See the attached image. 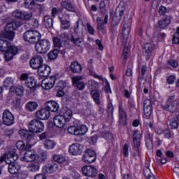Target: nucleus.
Here are the masks:
<instances>
[{
    "label": "nucleus",
    "mask_w": 179,
    "mask_h": 179,
    "mask_svg": "<svg viewBox=\"0 0 179 179\" xmlns=\"http://www.w3.org/2000/svg\"><path fill=\"white\" fill-rule=\"evenodd\" d=\"M44 64V59L40 55L34 56L29 61V66L32 69H38Z\"/></svg>",
    "instance_id": "4468645a"
},
{
    "label": "nucleus",
    "mask_w": 179,
    "mask_h": 179,
    "mask_svg": "<svg viewBox=\"0 0 179 179\" xmlns=\"http://www.w3.org/2000/svg\"><path fill=\"white\" fill-rule=\"evenodd\" d=\"M37 71L38 75L43 78H47V76H49L50 73H51V68L44 63L37 69Z\"/></svg>",
    "instance_id": "5701e85b"
},
{
    "label": "nucleus",
    "mask_w": 179,
    "mask_h": 179,
    "mask_svg": "<svg viewBox=\"0 0 179 179\" xmlns=\"http://www.w3.org/2000/svg\"><path fill=\"white\" fill-rule=\"evenodd\" d=\"M52 159L59 164H63V163H65V161L66 160L65 157H64L62 155H54L52 156Z\"/></svg>",
    "instance_id": "79ce46f5"
},
{
    "label": "nucleus",
    "mask_w": 179,
    "mask_h": 179,
    "mask_svg": "<svg viewBox=\"0 0 179 179\" xmlns=\"http://www.w3.org/2000/svg\"><path fill=\"white\" fill-rule=\"evenodd\" d=\"M62 6L64 8V9H66V10H69V12H75L76 10L75 6L67 1L63 2Z\"/></svg>",
    "instance_id": "de8ad7c7"
},
{
    "label": "nucleus",
    "mask_w": 179,
    "mask_h": 179,
    "mask_svg": "<svg viewBox=\"0 0 179 179\" xmlns=\"http://www.w3.org/2000/svg\"><path fill=\"white\" fill-rule=\"evenodd\" d=\"M27 22H29L27 24L31 25L29 27L30 29H37L38 27V20H37L36 18H31L30 20H27Z\"/></svg>",
    "instance_id": "a18cd8bd"
},
{
    "label": "nucleus",
    "mask_w": 179,
    "mask_h": 179,
    "mask_svg": "<svg viewBox=\"0 0 179 179\" xmlns=\"http://www.w3.org/2000/svg\"><path fill=\"white\" fill-rule=\"evenodd\" d=\"M60 23H61V27L64 30H67V29H69L71 27V21L63 20L62 17H60Z\"/></svg>",
    "instance_id": "49530a36"
},
{
    "label": "nucleus",
    "mask_w": 179,
    "mask_h": 179,
    "mask_svg": "<svg viewBox=\"0 0 179 179\" xmlns=\"http://www.w3.org/2000/svg\"><path fill=\"white\" fill-rule=\"evenodd\" d=\"M13 88H10V90H9V92H8V95H7V100L8 101H10V100H12V99H15V92H13Z\"/></svg>",
    "instance_id": "0e129e2a"
},
{
    "label": "nucleus",
    "mask_w": 179,
    "mask_h": 179,
    "mask_svg": "<svg viewBox=\"0 0 179 179\" xmlns=\"http://www.w3.org/2000/svg\"><path fill=\"white\" fill-rule=\"evenodd\" d=\"M40 167H41V165L37 161H32L27 166L29 171L31 173H37V171H39Z\"/></svg>",
    "instance_id": "473e14b6"
},
{
    "label": "nucleus",
    "mask_w": 179,
    "mask_h": 179,
    "mask_svg": "<svg viewBox=\"0 0 179 179\" xmlns=\"http://www.w3.org/2000/svg\"><path fill=\"white\" fill-rule=\"evenodd\" d=\"M87 126L85 124L77 125V135L82 136L87 132Z\"/></svg>",
    "instance_id": "ea45409f"
},
{
    "label": "nucleus",
    "mask_w": 179,
    "mask_h": 179,
    "mask_svg": "<svg viewBox=\"0 0 179 179\" xmlns=\"http://www.w3.org/2000/svg\"><path fill=\"white\" fill-rule=\"evenodd\" d=\"M18 51L19 49L17 48V47L10 45L7 50H6L5 52L4 57L6 61H10V59H12V58H13V57H15V55L17 54Z\"/></svg>",
    "instance_id": "a211bd4d"
},
{
    "label": "nucleus",
    "mask_w": 179,
    "mask_h": 179,
    "mask_svg": "<svg viewBox=\"0 0 179 179\" xmlns=\"http://www.w3.org/2000/svg\"><path fill=\"white\" fill-rule=\"evenodd\" d=\"M22 23L20 21L8 22L5 27V31L0 34V38H6L10 41H13L15 38V30L20 27Z\"/></svg>",
    "instance_id": "f03ea898"
},
{
    "label": "nucleus",
    "mask_w": 179,
    "mask_h": 179,
    "mask_svg": "<svg viewBox=\"0 0 179 179\" xmlns=\"http://www.w3.org/2000/svg\"><path fill=\"white\" fill-rule=\"evenodd\" d=\"M10 89H13L14 94L20 97H22V96L24 94V88L22 85H14Z\"/></svg>",
    "instance_id": "c9c22d12"
},
{
    "label": "nucleus",
    "mask_w": 179,
    "mask_h": 179,
    "mask_svg": "<svg viewBox=\"0 0 179 179\" xmlns=\"http://www.w3.org/2000/svg\"><path fill=\"white\" fill-rule=\"evenodd\" d=\"M17 154L16 149L13 147L10 148L8 153L4 154L0 157V163H3V162H5L6 164H8L10 162H13L12 159L13 157H16Z\"/></svg>",
    "instance_id": "9b49d317"
},
{
    "label": "nucleus",
    "mask_w": 179,
    "mask_h": 179,
    "mask_svg": "<svg viewBox=\"0 0 179 179\" xmlns=\"http://www.w3.org/2000/svg\"><path fill=\"white\" fill-rule=\"evenodd\" d=\"M67 131L71 135L78 136V125L69 127L68 129H67Z\"/></svg>",
    "instance_id": "5fc2aeb1"
},
{
    "label": "nucleus",
    "mask_w": 179,
    "mask_h": 179,
    "mask_svg": "<svg viewBox=\"0 0 179 179\" xmlns=\"http://www.w3.org/2000/svg\"><path fill=\"white\" fill-rule=\"evenodd\" d=\"M88 71L90 76H94L96 79H99V80H101L103 79V77L101 76H99L96 73V71H94V68L93 66L88 67Z\"/></svg>",
    "instance_id": "09e8293b"
},
{
    "label": "nucleus",
    "mask_w": 179,
    "mask_h": 179,
    "mask_svg": "<svg viewBox=\"0 0 179 179\" xmlns=\"http://www.w3.org/2000/svg\"><path fill=\"white\" fill-rule=\"evenodd\" d=\"M119 121L118 125L120 127H127L128 125V122L127 121V112L122 108V105H120L119 106Z\"/></svg>",
    "instance_id": "dca6fc26"
},
{
    "label": "nucleus",
    "mask_w": 179,
    "mask_h": 179,
    "mask_svg": "<svg viewBox=\"0 0 179 179\" xmlns=\"http://www.w3.org/2000/svg\"><path fill=\"white\" fill-rule=\"evenodd\" d=\"M13 103L15 110L22 107V99H20L19 97L14 98Z\"/></svg>",
    "instance_id": "864d4df0"
},
{
    "label": "nucleus",
    "mask_w": 179,
    "mask_h": 179,
    "mask_svg": "<svg viewBox=\"0 0 179 179\" xmlns=\"http://www.w3.org/2000/svg\"><path fill=\"white\" fill-rule=\"evenodd\" d=\"M171 23V15H165L158 22V27L159 29H161V30H164V29H169V26H170Z\"/></svg>",
    "instance_id": "2eb2a0df"
},
{
    "label": "nucleus",
    "mask_w": 179,
    "mask_h": 179,
    "mask_svg": "<svg viewBox=\"0 0 179 179\" xmlns=\"http://www.w3.org/2000/svg\"><path fill=\"white\" fill-rule=\"evenodd\" d=\"M162 109L169 113H177L179 111V101L176 95L169 96L165 103H162Z\"/></svg>",
    "instance_id": "7ed1b4c3"
},
{
    "label": "nucleus",
    "mask_w": 179,
    "mask_h": 179,
    "mask_svg": "<svg viewBox=\"0 0 179 179\" xmlns=\"http://www.w3.org/2000/svg\"><path fill=\"white\" fill-rule=\"evenodd\" d=\"M59 52V51L58 50V49H55L53 50H51L48 53V57L51 61H54V59H57V58L58 57Z\"/></svg>",
    "instance_id": "c03bdc74"
},
{
    "label": "nucleus",
    "mask_w": 179,
    "mask_h": 179,
    "mask_svg": "<svg viewBox=\"0 0 179 179\" xmlns=\"http://www.w3.org/2000/svg\"><path fill=\"white\" fill-rule=\"evenodd\" d=\"M13 17L19 20H30L33 17V13L22 10H15L13 12Z\"/></svg>",
    "instance_id": "1a4fd4ad"
},
{
    "label": "nucleus",
    "mask_w": 179,
    "mask_h": 179,
    "mask_svg": "<svg viewBox=\"0 0 179 179\" xmlns=\"http://www.w3.org/2000/svg\"><path fill=\"white\" fill-rule=\"evenodd\" d=\"M69 152L73 156H78V155H80L82 150H80V145L79 143H73L70 145L69 148Z\"/></svg>",
    "instance_id": "7c9ffc66"
},
{
    "label": "nucleus",
    "mask_w": 179,
    "mask_h": 179,
    "mask_svg": "<svg viewBox=\"0 0 179 179\" xmlns=\"http://www.w3.org/2000/svg\"><path fill=\"white\" fill-rule=\"evenodd\" d=\"M99 10L103 19H104V23L107 24L108 22V11H107V8H106V3L104 1H101L99 3Z\"/></svg>",
    "instance_id": "c756f323"
},
{
    "label": "nucleus",
    "mask_w": 179,
    "mask_h": 179,
    "mask_svg": "<svg viewBox=\"0 0 179 179\" xmlns=\"http://www.w3.org/2000/svg\"><path fill=\"white\" fill-rule=\"evenodd\" d=\"M43 146L48 150H54L55 146H57V143L52 140L46 139L44 141Z\"/></svg>",
    "instance_id": "72a5a7b5"
},
{
    "label": "nucleus",
    "mask_w": 179,
    "mask_h": 179,
    "mask_svg": "<svg viewBox=\"0 0 179 179\" xmlns=\"http://www.w3.org/2000/svg\"><path fill=\"white\" fill-rule=\"evenodd\" d=\"M4 87H14L15 85V78L12 77H7L5 78L3 83Z\"/></svg>",
    "instance_id": "58836bf2"
},
{
    "label": "nucleus",
    "mask_w": 179,
    "mask_h": 179,
    "mask_svg": "<svg viewBox=\"0 0 179 179\" xmlns=\"http://www.w3.org/2000/svg\"><path fill=\"white\" fill-rule=\"evenodd\" d=\"M96 24H97L96 30L98 31V33H99V34H101L102 36H104V34L107 33V31L106 29V26H104V24H108V22L106 24V22H104V18L103 20L101 17H97Z\"/></svg>",
    "instance_id": "412c9836"
},
{
    "label": "nucleus",
    "mask_w": 179,
    "mask_h": 179,
    "mask_svg": "<svg viewBox=\"0 0 179 179\" xmlns=\"http://www.w3.org/2000/svg\"><path fill=\"white\" fill-rule=\"evenodd\" d=\"M69 69L72 73H81L83 71V66L79 62L73 61L71 63Z\"/></svg>",
    "instance_id": "b1692460"
},
{
    "label": "nucleus",
    "mask_w": 179,
    "mask_h": 179,
    "mask_svg": "<svg viewBox=\"0 0 179 179\" xmlns=\"http://www.w3.org/2000/svg\"><path fill=\"white\" fill-rule=\"evenodd\" d=\"M103 136L104 139H106V141H113V139H114V135H113V134L108 131H106L103 134Z\"/></svg>",
    "instance_id": "052dcab7"
},
{
    "label": "nucleus",
    "mask_w": 179,
    "mask_h": 179,
    "mask_svg": "<svg viewBox=\"0 0 179 179\" xmlns=\"http://www.w3.org/2000/svg\"><path fill=\"white\" fill-rule=\"evenodd\" d=\"M72 110L67 109L64 113L62 117L65 118V120L68 122L72 118Z\"/></svg>",
    "instance_id": "6e6d98bb"
},
{
    "label": "nucleus",
    "mask_w": 179,
    "mask_h": 179,
    "mask_svg": "<svg viewBox=\"0 0 179 179\" xmlns=\"http://www.w3.org/2000/svg\"><path fill=\"white\" fill-rule=\"evenodd\" d=\"M87 30L91 36H94L95 29L89 22L87 23Z\"/></svg>",
    "instance_id": "e2e57ef3"
},
{
    "label": "nucleus",
    "mask_w": 179,
    "mask_h": 179,
    "mask_svg": "<svg viewBox=\"0 0 179 179\" xmlns=\"http://www.w3.org/2000/svg\"><path fill=\"white\" fill-rule=\"evenodd\" d=\"M51 48V42L48 39H39L35 45V50L38 54H45Z\"/></svg>",
    "instance_id": "39448f33"
},
{
    "label": "nucleus",
    "mask_w": 179,
    "mask_h": 179,
    "mask_svg": "<svg viewBox=\"0 0 179 179\" xmlns=\"http://www.w3.org/2000/svg\"><path fill=\"white\" fill-rule=\"evenodd\" d=\"M153 45L150 43H145L143 47V55L145 59H150L152 54L153 53Z\"/></svg>",
    "instance_id": "4be33fe9"
},
{
    "label": "nucleus",
    "mask_w": 179,
    "mask_h": 179,
    "mask_svg": "<svg viewBox=\"0 0 179 179\" xmlns=\"http://www.w3.org/2000/svg\"><path fill=\"white\" fill-rule=\"evenodd\" d=\"M55 82H57V77L51 76L48 78L47 81L43 80L41 86L43 89H45V90H50V89H52V87H54Z\"/></svg>",
    "instance_id": "aec40b11"
},
{
    "label": "nucleus",
    "mask_w": 179,
    "mask_h": 179,
    "mask_svg": "<svg viewBox=\"0 0 179 179\" xmlns=\"http://www.w3.org/2000/svg\"><path fill=\"white\" fill-rule=\"evenodd\" d=\"M104 92H105V93H110V94H111V93H113L111 91V87H110V83H108V80H106Z\"/></svg>",
    "instance_id": "774afa93"
},
{
    "label": "nucleus",
    "mask_w": 179,
    "mask_h": 179,
    "mask_svg": "<svg viewBox=\"0 0 179 179\" xmlns=\"http://www.w3.org/2000/svg\"><path fill=\"white\" fill-rule=\"evenodd\" d=\"M129 33H131V20H129L127 22L124 21L122 29L123 37H128Z\"/></svg>",
    "instance_id": "f704fd0d"
},
{
    "label": "nucleus",
    "mask_w": 179,
    "mask_h": 179,
    "mask_svg": "<svg viewBox=\"0 0 179 179\" xmlns=\"http://www.w3.org/2000/svg\"><path fill=\"white\" fill-rule=\"evenodd\" d=\"M172 43L176 45L179 44V27H177L176 31L173 34Z\"/></svg>",
    "instance_id": "603ef678"
},
{
    "label": "nucleus",
    "mask_w": 179,
    "mask_h": 179,
    "mask_svg": "<svg viewBox=\"0 0 179 179\" xmlns=\"http://www.w3.org/2000/svg\"><path fill=\"white\" fill-rule=\"evenodd\" d=\"M123 155L124 157H128L129 156V145L124 144L123 146Z\"/></svg>",
    "instance_id": "680f3d73"
},
{
    "label": "nucleus",
    "mask_w": 179,
    "mask_h": 179,
    "mask_svg": "<svg viewBox=\"0 0 179 179\" xmlns=\"http://www.w3.org/2000/svg\"><path fill=\"white\" fill-rule=\"evenodd\" d=\"M69 176L72 178H79V173L76 172V171H70L69 172Z\"/></svg>",
    "instance_id": "338daca9"
},
{
    "label": "nucleus",
    "mask_w": 179,
    "mask_h": 179,
    "mask_svg": "<svg viewBox=\"0 0 179 179\" xmlns=\"http://www.w3.org/2000/svg\"><path fill=\"white\" fill-rule=\"evenodd\" d=\"M28 129H21L18 131V135L27 143H31L34 141L35 134H40L44 131V123L37 120H31L27 124Z\"/></svg>",
    "instance_id": "f257e3e1"
},
{
    "label": "nucleus",
    "mask_w": 179,
    "mask_h": 179,
    "mask_svg": "<svg viewBox=\"0 0 179 179\" xmlns=\"http://www.w3.org/2000/svg\"><path fill=\"white\" fill-rule=\"evenodd\" d=\"M82 79H83V77L82 76H74L72 78L73 84L76 85L78 90H83L85 87H86V85H85V83L80 81L82 80Z\"/></svg>",
    "instance_id": "cd10ccee"
},
{
    "label": "nucleus",
    "mask_w": 179,
    "mask_h": 179,
    "mask_svg": "<svg viewBox=\"0 0 179 179\" xmlns=\"http://www.w3.org/2000/svg\"><path fill=\"white\" fill-rule=\"evenodd\" d=\"M36 117L38 120H48L50 118V111L47 108H41L36 111Z\"/></svg>",
    "instance_id": "bb28decb"
},
{
    "label": "nucleus",
    "mask_w": 179,
    "mask_h": 179,
    "mask_svg": "<svg viewBox=\"0 0 179 179\" xmlns=\"http://www.w3.org/2000/svg\"><path fill=\"white\" fill-rule=\"evenodd\" d=\"M45 26L47 27V29H53V23L54 21L52 20V18L51 17H45Z\"/></svg>",
    "instance_id": "8fccbe9b"
},
{
    "label": "nucleus",
    "mask_w": 179,
    "mask_h": 179,
    "mask_svg": "<svg viewBox=\"0 0 179 179\" xmlns=\"http://www.w3.org/2000/svg\"><path fill=\"white\" fill-rule=\"evenodd\" d=\"M15 146L18 150H26V144L22 141L17 142Z\"/></svg>",
    "instance_id": "13d9d810"
},
{
    "label": "nucleus",
    "mask_w": 179,
    "mask_h": 179,
    "mask_svg": "<svg viewBox=\"0 0 179 179\" xmlns=\"http://www.w3.org/2000/svg\"><path fill=\"white\" fill-rule=\"evenodd\" d=\"M36 159V152L34 150H27L22 158L23 162H34Z\"/></svg>",
    "instance_id": "2f4dec72"
},
{
    "label": "nucleus",
    "mask_w": 179,
    "mask_h": 179,
    "mask_svg": "<svg viewBox=\"0 0 179 179\" xmlns=\"http://www.w3.org/2000/svg\"><path fill=\"white\" fill-rule=\"evenodd\" d=\"M133 143L134 149L136 150V152H137L138 156H139L141 152H142V150L141 149V139L133 138Z\"/></svg>",
    "instance_id": "a19ab883"
},
{
    "label": "nucleus",
    "mask_w": 179,
    "mask_h": 179,
    "mask_svg": "<svg viewBox=\"0 0 179 179\" xmlns=\"http://www.w3.org/2000/svg\"><path fill=\"white\" fill-rule=\"evenodd\" d=\"M45 106H46L49 113L50 111L51 113H57L59 110V104L55 101H47L45 103Z\"/></svg>",
    "instance_id": "a878e982"
},
{
    "label": "nucleus",
    "mask_w": 179,
    "mask_h": 179,
    "mask_svg": "<svg viewBox=\"0 0 179 179\" xmlns=\"http://www.w3.org/2000/svg\"><path fill=\"white\" fill-rule=\"evenodd\" d=\"M17 159L18 156L17 154H16V157L11 158V160H13V162L7 164L8 165V173H10V174H17V173H19V170H20V165L16 163V160H17Z\"/></svg>",
    "instance_id": "ddd939ff"
},
{
    "label": "nucleus",
    "mask_w": 179,
    "mask_h": 179,
    "mask_svg": "<svg viewBox=\"0 0 179 179\" xmlns=\"http://www.w3.org/2000/svg\"><path fill=\"white\" fill-rule=\"evenodd\" d=\"M67 40L71 41L76 47H83V38L78 36L77 38L73 36V34L69 33V35L67 36Z\"/></svg>",
    "instance_id": "393cba45"
},
{
    "label": "nucleus",
    "mask_w": 179,
    "mask_h": 179,
    "mask_svg": "<svg viewBox=\"0 0 179 179\" xmlns=\"http://www.w3.org/2000/svg\"><path fill=\"white\" fill-rule=\"evenodd\" d=\"M26 109L30 113L36 111V108H38V103L36 101H29L25 105Z\"/></svg>",
    "instance_id": "e433bc0d"
},
{
    "label": "nucleus",
    "mask_w": 179,
    "mask_h": 179,
    "mask_svg": "<svg viewBox=\"0 0 179 179\" xmlns=\"http://www.w3.org/2000/svg\"><path fill=\"white\" fill-rule=\"evenodd\" d=\"M90 96L98 107L101 106V96H100V92H99V90H91Z\"/></svg>",
    "instance_id": "c85d7f7f"
},
{
    "label": "nucleus",
    "mask_w": 179,
    "mask_h": 179,
    "mask_svg": "<svg viewBox=\"0 0 179 179\" xmlns=\"http://www.w3.org/2000/svg\"><path fill=\"white\" fill-rule=\"evenodd\" d=\"M176 79H177V78H176V75L172 74V75L169 76L167 78V82H168L169 85L174 84V82H176Z\"/></svg>",
    "instance_id": "69168bd1"
},
{
    "label": "nucleus",
    "mask_w": 179,
    "mask_h": 179,
    "mask_svg": "<svg viewBox=\"0 0 179 179\" xmlns=\"http://www.w3.org/2000/svg\"><path fill=\"white\" fill-rule=\"evenodd\" d=\"M96 159H97V155H96V152H94V150L88 149L84 152L83 156V162L84 163H87V164L94 163V162H96Z\"/></svg>",
    "instance_id": "6e6552de"
},
{
    "label": "nucleus",
    "mask_w": 179,
    "mask_h": 179,
    "mask_svg": "<svg viewBox=\"0 0 179 179\" xmlns=\"http://www.w3.org/2000/svg\"><path fill=\"white\" fill-rule=\"evenodd\" d=\"M3 124L6 127H11L15 124V116L9 110H5L2 113Z\"/></svg>",
    "instance_id": "0eeeda50"
},
{
    "label": "nucleus",
    "mask_w": 179,
    "mask_h": 179,
    "mask_svg": "<svg viewBox=\"0 0 179 179\" xmlns=\"http://www.w3.org/2000/svg\"><path fill=\"white\" fill-rule=\"evenodd\" d=\"M169 125L171 129H177V128H178V122H177V120L175 118L171 119L170 120Z\"/></svg>",
    "instance_id": "bf43d9fd"
},
{
    "label": "nucleus",
    "mask_w": 179,
    "mask_h": 179,
    "mask_svg": "<svg viewBox=\"0 0 179 179\" xmlns=\"http://www.w3.org/2000/svg\"><path fill=\"white\" fill-rule=\"evenodd\" d=\"M53 45L55 48H61L62 47V41L57 36L53 37Z\"/></svg>",
    "instance_id": "3c124183"
},
{
    "label": "nucleus",
    "mask_w": 179,
    "mask_h": 179,
    "mask_svg": "<svg viewBox=\"0 0 179 179\" xmlns=\"http://www.w3.org/2000/svg\"><path fill=\"white\" fill-rule=\"evenodd\" d=\"M41 38V34L36 30H28L23 34V40L29 44H36Z\"/></svg>",
    "instance_id": "20e7f679"
},
{
    "label": "nucleus",
    "mask_w": 179,
    "mask_h": 179,
    "mask_svg": "<svg viewBox=\"0 0 179 179\" xmlns=\"http://www.w3.org/2000/svg\"><path fill=\"white\" fill-rule=\"evenodd\" d=\"M9 47H10V42L4 41V43H3L2 46L0 48V51L6 52Z\"/></svg>",
    "instance_id": "4d7b16f0"
},
{
    "label": "nucleus",
    "mask_w": 179,
    "mask_h": 179,
    "mask_svg": "<svg viewBox=\"0 0 179 179\" xmlns=\"http://www.w3.org/2000/svg\"><path fill=\"white\" fill-rule=\"evenodd\" d=\"M66 122L68 121L65 120V117L62 115H57L53 119V124L57 128H64L66 125Z\"/></svg>",
    "instance_id": "6ab92c4d"
},
{
    "label": "nucleus",
    "mask_w": 179,
    "mask_h": 179,
    "mask_svg": "<svg viewBox=\"0 0 179 179\" xmlns=\"http://www.w3.org/2000/svg\"><path fill=\"white\" fill-rule=\"evenodd\" d=\"M23 5L26 9L34 10V8H36V1H34V0H24Z\"/></svg>",
    "instance_id": "4c0bfd02"
},
{
    "label": "nucleus",
    "mask_w": 179,
    "mask_h": 179,
    "mask_svg": "<svg viewBox=\"0 0 179 179\" xmlns=\"http://www.w3.org/2000/svg\"><path fill=\"white\" fill-rule=\"evenodd\" d=\"M124 12L125 6L124 4H119V6L116 8L115 13L113 18V22H115V24H117V23H120V20L122 19Z\"/></svg>",
    "instance_id": "f8f14e48"
},
{
    "label": "nucleus",
    "mask_w": 179,
    "mask_h": 179,
    "mask_svg": "<svg viewBox=\"0 0 179 179\" xmlns=\"http://www.w3.org/2000/svg\"><path fill=\"white\" fill-rule=\"evenodd\" d=\"M58 171V164L52 162L48 163L42 168L43 174H53Z\"/></svg>",
    "instance_id": "f3484780"
},
{
    "label": "nucleus",
    "mask_w": 179,
    "mask_h": 179,
    "mask_svg": "<svg viewBox=\"0 0 179 179\" xmlns=\"http://www.w3.org/2000/svg\"><path fill=\"white\" fill-rule=\"evenodd\" d=\"M83 171V176L86 177H91L92 178H94V177L97 176V169L96 166L92 165H87L83 166L81 169Z\"/></svg>",
    "instance_id": "9d476101"
},
{
    "label": "nucleus",
    "mask_w": 179,
    "mask_h": 179,
    "mask_svg": "<svg viewBox=\"0 0 179 179\" xmlns=\"http://www.w3.org/2000/svg\"><path fill=\"white\" fill-rule=\"evenodd\" d=\"M89 89L91 90H99V83L94 80H88Z\"/></svg>",
    "instance_id": "37998d69"
},
{
    "label": "nucleus",
    "mask_w": 179,
    "mask_h": 179,
    "mask_svg": "<svg viewBox=\"0 0 179 179\" xmlns=\"http://www.w3.org/2000/svg\"><path fill=\"white\" fill-rule=\"evenodd\" d=\"M20 80H24L27 87L31 89L32 92L34 90H36V86L37 85V79H35L34 77L30 76L29 73H24L21 75Z\"/></svg>",
    "instance_id": "423d86ee"
}]
</instances>
